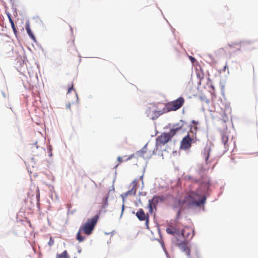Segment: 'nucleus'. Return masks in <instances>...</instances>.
<instances>
[{
    "instance_id": "1",
    "label": "nucleus",
    "mask_w": 258,
    "mask_h": 258,
    "mask_svg": "<svg viewBox=\"0 0 258 258\" xmlns=\"http://www.w3.org/2000/svg\"><path fill=\"white\" fill-rule=\"evenodd\" d=\"M166 231L168 234L173 236L172 239V243L182 252H184L187 256H189L190 246L189 241L186 239V237H188L190 230L188 228L180 230L175 227L170 226L166 228Z\"/></svg>"
},
{
    "instance_id": "2",
    "label": "nucleus",
    "mask_w": 258,
    "mask_h": 258,
    "mask_svg": "<svg viewBox=\"0 0 258 258\" xmlns=\"http://www.w3.org/2000/svg\"><path fill=\"white\" fill-rule=\"evenodd\" d=\"M206 199L205 195L199 193L198 189L196 191H189L183 203H187L190 206L201 207L206 203Z\"/></svg>"
},
{
    "instance_id": "3",
    "label": "nucleus",
    "mask_w": 258,
    "mask_h": 258,
    "mask_svg": "<svg viewBox=\"0 0 258 258\" xmlns=\"http://www.w3.org/2000/svg\"><path fill=\"white\" fill-rule=\"evenodd\" d=\"M98 219L99 216L98 215H95L91 218H89L86 222L81 225L77 232L76 237L79 242H82L85 239V237L81 235V232L87 235H90L94 230Z\"/></svg>"
},
{
    "instance_id": "4",
    "label": "nucleus",
    "mask_w": 258,
    "mask_h": 258,
    "mask_svg": "<svg viewBox=\"0 0 258 258\" xmlns=\"http://www.w3.org/2000/svg\"><path fill=\"white\" fill-rule=\"evenodd\" d=\"M185 100L182 97L178 98L175 100L169 102L165 104L164 110L166 112L176 111L179 109L184 103Z\"/></svg>"
},
{
    "instance_id": "5",
    "label": "nucleus",
    "mask_w": 258,
    "mask_h": 258,
    "mask_svg": "<svg viewBox=\"0 0 258 258\" xmlns=\"http://www.w3.org/2000/svg\"><path fill=\"white\" fill-rule=\"evenodd\" d=\"M173 136H171L170 131L167 133H162L160 136H158L156 139V146H162L168 142Z\"/></svg>"
},
{
    "instance_id": "6",
    "label": "nucleus",
    "mask_w": 258,
    "mask_h": 258,
    "mask_svg": "<svg viewBox=\"0 0 258 258\" xmlns=\"http://www.w3.org/2000/svg\"><path fill=\"white\" fill-rule=\"evenodd\" d=\"M194 140V138L192 137H190L189 134H188L181 140L180 143V149L183 150L189 149Z\"/></svg>"
},
{
    "instance_id": "7",
    "label": "nucleus",
    "mask_w": 258,
    "mask_h": 258,
    "mask_svg": "<svg viewBox=\"0 0 258 258\" xmlns=\"http://www.w3.org/2000/svg\"><path fill=\"white\" fill-rule=\"evenodd\" d=\"M136 215L140 221H145L146 225L148 227L149 222V215L148 214H146L142 209H140Z\"/></svg>"
},
{
    "instance_id": "8",
    "label": "nucleus",
    "mask_w": 258,
    "mask_h": 258,
    "mask_svg": "<svg viewBox=\"0 0 258 258\" xmlns=\"http://www.w3.org/2000/svg\"><path fill=\"white\" fill-rule=\"evenodd\" d=\"M184 122L182 120H180L176 124H174L172 128L169 131L171 136H174L176 133L181 130L184 126Z\"/></svg>"
},
{
    "instance_id": "9",
    "label": "nucleus",
    "mask_w": 258,
    "mask_h": 258,
    "mask_svg": "<svg viewBox=\"0 0 258 258\" xmlns=\"http://www.w3.org/2000/svg\"><path fill=\"white\" fill-rule=\"evenodd\" d=\"M158 201V198L157 197H154L152 199L149 200L148 202V208L150 213L153 212V207L155 206V204L157 203Z\"/></svg>"
},
{
    "instance_id": "10",
    "label": "nucleus",
    "mask_w": 258,
    "mask_h": 258,
    "mask_svg": "<svg viewBox=\"0 0 258 258\" xmlns=\"http://www.w3.org/2000/svg\"><path fill=\"white\" fill-rule=\"evenodd\" d=\"M200 182L201 186L204 187V190H207L210 186V179L208 177H206L202 181H197Z\"/></svg>"
},
{
    "instance_id": "11",
    "label": "nucleus",
    "mask_w": 258,
    "mask_h": 258,
    "mask_svg": "<svg viewBox=\"0 0 258 258\" xmlns=\"http://www.w3.org/2000/svg\"><path fill=\"white\" fill-rule=\"evenodd\" d=\"M66 48L68 51L72 52L76 50V47L74 43V40H73L71 41L68 42L66 44Z\"/></svg>"
},
{
    "instance_id": "12",
    "label": "nucleus",
    "mask_w": 258,
    "mask_h": 258,
    "mask_svg": "<svg viewBox=\"0 0 258 258\" xmlns=\"http://www.w3.org/2000/svg\"><path fill=\"white\" fill-rule=\"evenodd\" d=\"M132 188L127 192V194L131 195L133 194L134 195H136V190L137 189V180H134L132 183Z\"/></svg>"
},
{
    "instance_id": "13",
    "label": "nucleus",
    "mask_w": 258,
    "mask_h": 258,
    "mask_svg": "<svg viewBox=\"0 0 258 258\" xmlns=\"http://www.w3.org/2000/svg\"><path fill=\"white\" fill-rule=\"evenodd\" d=\"M165 112H166V111H165L164 109L163 110L154 111L153 112V115L151 117V119L153 120L156 119L160 115Z\"/></svg>"
},
{
    "instance_id": "14",
    "label": "nucleus",
    "mask_w": 258,
    "mask_h": 258,
    "mask_svg": "<svg viewBox=\"0 0 258 258\" xmlns=\"http://www.w3.org/2000/svg\"><path fill=\"white\" fill-rule=\"evenodd\" d=\"M221 139L222 143L224 144L225 148L228 146L227 143L229 140L228 135L226 133H223L221 135Z\"/></svg>"
},
{
    "instance_id": "15",
    "label": "nucleus",
    "mask_w": 258,
    "mask_h": 258,
    "mask_svg": "<svg viewBox=\"0 0 258 258\" xmlns=\"http://www.w3.org/2000/svg\"><path fill=\"white\" fill-rule=\"evenodd\" d=\"M26 31L27 32V33H28V35L29 36V37L32 40H33L34 41H36L35 37L34 35H33L32 32L31 30V29H30V25H29V23H27L26 24Z\"/></svg>"
},
{
    "instance_id": "16",
    "label": "nucleus",
    "mask_w": 258,
    "mask_h": 258,
    "mask_svg": "<svg viewBox=\"0 0 258 258\" xmlns=\"http://www.w3.org/2000/svg\"><path fill=\"white\" fill-rule=\"evenodd\" d=\"M204 154L205 155L206 161L207 162V161L208 160V159L209 158V156H210V147H206L204 149Z\"/></svg>"
},
{
    "instance_id": "17",
    "label": "nucleus",
    "mask_w": 258,
    "mask_h": 258,
    "mask_svg": "<svg viewBox=\"0 0 258 258\" xmlns=\"http://www.w3.org/2000/svg\"><path fill=\"white\" fill-rule=\"evenodd\" d=\"M56 258H70L67 250H64L60 254H57Z\"/></svg>"
},
{
    "instance_id": "18",
    "label": "nucleus",
    "mask_w": 258,
    "mask_h": 258,
    "mask_svg": "<svg viewBox=\"0 0 258 258\" xmlns=\"http://www.w3.org/2000/svg\"><path fill=\"white\" fill-rule=\"evenodd\" d=\"M102 204L103 205L101 209L105 208L108 205V197H105L103 198Z\"/></svg>"
},
{
    "instance_id": "19",
    "label": "nucleus",
    "mask_w": 258,
    "mask_h": 258,
    "mask_svg": "<svg viewBox=\"0 0 258 258\" xmlns=\"http://www.w3.org/2000/svg\"><path fill=\"white\" fill-rule=\"evenodd\" d=\"M11 23V25L12 28V29H13V31H14V33H15V34L16 35H17V33H18V32H17V30H16V27H15V26L14 23V22H11V23Z\"/></svg>"
},
{
    "instance_id": "20",
    "label": "nucleus",
    "mask_w": 258,
    "mask_h": 258,
    "mask_svg": "<svg viewBox=\"0 0 258 258\" xmlns=\"http://www.w3.org/2000/svg\"><path fill=\"white\" fill-rule=\"evenodd\" d=\"M72 91H74V85L73 84L70 86L68 90V94L71 92Z\"/></svg>"
},
{
    "instance_id": "21",
    "label": "nucleus",
    "mask_w": 258,
    "mask_h": 258,
    "mask_svg": "<svg viewBox=\"0 0 258 258\" xmlns=\"http://www.w3.org/2000/svg\"><path fill=\"white\" fill-rule=\"evenodd\" d=\"M117 161H118V164L116 165V167L118 166L119 165H120L123 161L122 158L121 157H118L117 158Z\"/></svg>"
},
{
    "instance_id": "22",
    "label": "nucleus",
    "mask_w": 258,
    "mask_h": 258,
    "mask_svg": "<svg viewBox=\"0 0 258 258\" xmlns=\"http://www.w3.org/2000/svg\"><path fill=\"white\" fill-rule=\"evenodd\" d=\"M36 192H37V194H36V197H37V200L39 201V198H40V194H39V188L38 187L36 188Z\"/></svg>"
},
{
    "instance_id": "23",
    "label": "nucleus",
    "mask_w": 258,
    "mask_h": 258,
    "mask_svg": "<svg viewBox=\"0 0 258 258\" xmlns=\"http://www.w3.org/2000/svg\"><path fill=\"white\" fill-rule=\"evenodd\" d=\"M54 244V240L52 239V237L50 238L49 241L48 242V244L51 246Z\"/></svg>"
},
{
    "instance_id": "24",
    "label": "nucleus",
    "mask_w": 258,
    "mask_h": 258,
    "mask_svg": "<svg viewBox=\"0 0 258 258\" xmlns=\"http://www.w3.org/2000/svg\"><path fill=\"white\" fill-rule=\"evenodd\" d=\"M235 45L236 46L237 48L240 49L243 45V44L242 43H239L235 44Z\"/></svg>"
},
{
    "instance_id": "25",
    "label": "nucleus",
    "mask_w": 258,
    "mask_h": 258,
    "mask_svg": "<svg viewBox=\"0 0 258 258\" xmlns=\"http://www.w3.org/2000/svg\"><path fill=\"white\" fill-rule=\"evenodd\" d=\"M189 58L192 63H194L196 60V59L191 56H189Z\"/></svg>"
},
{
    "instance_id": "26",
    "label": "nucleus",
    "mask_w": 258,
    "mask_h": 258,
    "mask_svg": "<svg viewBox=\"0 0 258 258\" xmlns=\"http://www.w3.org/2000/svg\"><path fill=\"white\" fill-rule=\"evenodd\" d=\"M7 16H8V17L9 20V22H10V23H11V22H14V21H13V20H12V19L11 15V14H10L8 13V14H7Z\"/></svg>"
},
{
    "instance_id": "27",
    "label": "nucleus",
    "mask_w": 258,
    "mask_h": 258,
    "mask_svg": "<svg viewBox=\"0 0 258 258\" xmlns=\"http://www.w3.org/2000/svg\"><path fill=\"white\" fill-rule=\"evenodd\" d=\"M134 156V155H131V156H130L129 157H128L127 158H126V159H125V161H128L131 159L133 158V157Z\"/></svg>"
},
{
    "instance_id": "28",
    "label": "nucleus",
    "mask_w": 258,
    "mask_h": 258,
    "mask_svg": "<svg viewBox=\"0 0 258 258\" xmlns=\"http://www.w3.org/2000/svg\"><path fill=\"white\" fill-rule=\"evenodd\" d=\"M124 205H122V210H121V215L122 214V213L124 211Z\"/></svg>"
},
{
    "instance_id": "29",
    "label": "nucleus",
    "mask_w": 258,
    "mask_h": 258,
    "mask_svg": "<svg viewBox=\"0 0 258 258\" xmlns=\"http://www.w3.org/2000/svg\"><path fill=\"white\" fill-rule=\"evenodd\" d=\"M180 210H179L177 212V215L179 216L180 215Z\"/></svg>"
}]
</instances>
